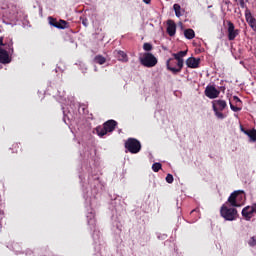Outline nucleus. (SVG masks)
I'll return each instance as SVG.
<instances>
[{
    "instance_id": "f257e3e1",
    "label": "nucleus",
    "mask_w": 256,
    "mask_h": 256,
    "mask_svg": "<svg viewBox=\"0 0 256 256\" xmlns=\"http://www.w3.org/2000/svg\"><path fill=\"white\" fill-rule=\"evenodd\" d=\"M220 215L225 221H235L239 218L237 208H229L227 204H223L220 208Z\"/></svg>"
},
{
    "instance_id": "f03ea898",
    "label": "nucleus",
    "mask_w": 256,
    "mask_h": 256,
    "mask_svg": "<svg viewBox=\"0 0 256 256\" xmlns=\"http://www.w3.org/2000/svg\"><path fill=\"white\" fill-rule=\"evenodd\" d=\"M117 127V121L108 120L102 126L96 128V133L99 137H105L107 133H113Z\"/></svg>"
},
{
    "instance_id": "7ed1b4c3",
    "label": "nucleus",
    "mask_w": 256,
    "mask_h": 256,
    "mask_svg": "<svg viewBox=\"0 0 256 256\" xmlns=\"http://www.w3.org/2000/svg\"><path fill=\"white\" fill-rule=\"evenodd\" d=\"M245 199V192L243 190H236L230 194L226 202L230 207H241V201Z\"/></svg>"
},
{
    "instance_id": "20e7f679",
    "label": "nucleus",
    "mask_w": 256,
    "mask_h": 256,
    "mask_svg": "<svg viewBox=\"0 0 256 256\" xmlns=\"http://www.w3.org/2000/svg\"><path fill=\"white\" fill-rule=\"evenodd\" d=\"M212 109L217 119H224L225 114H223L221 111H225V109H227V101L221 99L212 101Z\"/></svg>"
},
{
    "instance_id": "39448f33",
    "label": "nucleus",
    "mask_w": 256,
    "mask_h": 256,
    "mask_svg": "<svg viewBox=\"0 0 256 256\" xmlns=\"http://www.w3.org/2000/svg\"><path fill=\"white\" fill-rule=\"evenodd\" d=\"M125 149L135 155L141 151V142L135 138H128L125 142Z\"/></svg>"
},
{
    "instance_id": "423d86ee",
    "label": "nucleus",
    "mask_w": 256,
    "mask_h": 256,
    "mask_svg": "<svg viewBox=\"0 0 256 256\" xmlns=\"http://www.w3.org/2000/svg\"><path fill=\"white\" fill-rule=\"evenodd\" d=\"M187 55V50L184 51H179L178 53H173L172 57L177 60V67L178 69L172 68L173 70V75H177V73H181L184 65V60L183 57H186Z\"/></svg>"
},
{
    "instance_id": "0eeeda50",
    "label": "nucleus",
    "mask_w": 256,
    "mask_h": 256,
    "mask_svg": "<svg viewBox=\"0 0 256 256\" xmlns=\"http://www.w3.org/2000/svg\"><path fill=\"white\" fill-rule=\"evenodd\" d=\"M140 63L144 67L151 68V67H155V65H157L158 61H157V58L155 57V55H153L151 53H145L144 56L140 59Z\"/></svg>"
},
{
    "instance_id": "6e6552de",
    "label": "nucleus",
    "mask_w": 256,
    "mask_h": 256,
    "mask_svg": "<svg viewBox=\"0 0 256 256\" xmlns=\"http://www.w3.org/2000/svg\"><path fill=\"white\" fill-rule=\"evenodd\" d=\"M227 37H228V41H235V39H237V37H239V33H241V30L235 28V24H233V22L231 21H227Z\"/></svg>"
},
{
    "instance_id": "1a4fd4ad",
    "label": "nucleus",
    "mask_w": 256,
    "mask_h": 256,
    "mask_svg": "<svg viewBox=\"0 0 256 256\" xmlns=\"http://www.w3.org/2000/svg\"><path fill=\"white\" fill-rule=\"evenodd\" d=\"M206 97H208V99H217V97H219V95H221V91L217 90V88H215V86L213 85H208L205 88L204 91Z\"/></svg>"
},
{
    "instance_id": "9d476101",
    "label": "nucleus",
    "mask_w": 256,
    "mask_h": 256,
    "mask_svg": "<svg viewBox=\"0 0 256 256\" xmlns=\"http://www.w3.org/2000/svg\"><path fill=\"white\" fill-rule=\"evenodd\" d=\"M254 213H256L255 203L242 209V217L245 219V221L253 219Z\"/></svg>"
},
{
    "instance_id": "9b49d317",
    "label": "nucleus",
    "mask_w": 256,
    "mask_h": 256,
    "mask_svg": "<svg viewBox=\"0 0 256 256\" xmlns=\"http://www.w3.org/2000/svg\"><path fill=\"white\" fill-rule=\"evenodd\" d=\"M245 19L249 27H251V29L256 31V18L253 17V14H251V10H249V8H246L245 10Z\"/></svg>"
},
{
    "instance_id": "f8f14e48",
    "label": "nucleus",
    "mask_w": 256,
    "mask_h": 256,
    "mask_svg": "<svg viewBox=\"0 0 256 256\" xmlns=\"http://www.w3.org/2000/svg\"><path fill=\"white\" fill-rule=\"evenodd\" d=\"M201 64V58L189 57L186 60V65L189 69H199V65Z\"/></svg>"
},
{
    "instance_id": "ddd939ff",
    "label": "nucleus",
    "mask_w": 256,
    "mask_h": 256,
    "mask_svg": "<svg viewBox=\"0 0 256 256\" xmlns=\"http://www.w3.org/2000/svg\"><path fill=\"white\" fill-rule=\"evenodd\" d=\"M166 31L170 37H175V33H177V24H175L173 20H168Z\"/></svg>"
},
{
    "instance_id": "4468645a",
    "label": "nucleus",
    "mask_w": 256,
    "mask_h": 256,
    "mask_svg": "<svg viewBox=\"0 0 256 256\" xmlns=\"http://www.w3.org/2000/svg\"><path fill=\"white\" fill-rule=\"evenodd\" d=\"M0 63L3 65H7V63H11V57H9V52L7 50L0 48Z\"/></svg>"
},
{
    "instance_id": "2eb2a0df",
    "label": "nucleus",
    "mask_w": 256,
    "mask_h": 256,
    "mask_svg": "<svg viewBox=\"0 0 256 256\" xmlns=\"http://www.w3.org/2000/svg\"><path fill=\"white\" fill-rule=\"evenodd\" d=\"M0 46L5 47L9 53H13V40H9V42L3 43V37H0Z\"/></svg>"
},
{
    "instance_id": "dca6fc26",
    "label": "nucleus",
    "mask_w": 256,
    "mask_h": 256,
    "mask_svg": "<svg viewBox=\"0 0 256 256\" xmlns=\"http://www.w3.org/2000/svg\"><path fill=\"white\" fill-rule=\"evenodd\" d=\"M175 65H177V61L175 60V58H169L166 62L167 69L168 71H171V73H173L172 69H179V67L175 68Z\"/></svg>"
},
{
    "instance_id": "f3484780",
    "label": "nucleus",
    "mask_w": 256,
    "mask_h": 256,
    "mask_svg": "<svg viewBox=\"0 0 256 256\" xmlns=\"http://www.w3.org/2000/svg\"><path fill=\"white\" fill-rule=\"evenodd\" d=\"M243 133H245V135H247L249 137L250 140L252 141H256V130L252 129V130H245L242 128Z\"/></svg>"
},
{
    "instance_id": "a211bd4d",
    "label": "nucleus",
    "mask_w": 256,
    "mask_h": 256,
    "mask_svg": "<svg viewBox=\"0 0 256 256\" xmlns=\"http://www.w3.org/2000/svg\"><path fill=\"white\" fill-rule=\"evenodd\" d=\"M56 29H68L69 28V22L65 20H59L55 26Z\"/></svg>"
},
{
    "instance_id": "6ab92c4d",
    "label": "nucleus",
    "mask_w": 256,
    "mask_h": 256,
    "mask_svg": "<svg viewBox=\"0 0 256 256\" xmlns=\"http://www.w3.org/2000/svg\"><path fill=\"white\" fill-rule=\"evenodd\" d=\"M184 37L186 39H195V31L191 28L184 30Z\"/></svg>"
},
{
    "instance_id": "aec40b11",
    "label": "nucleus",
    "mask_w": 256,
    "mask_h": 256,
    "mask_svg": "<svg viewBox=\"0 0 256 256\" xmlns=\"http://www.w3.org/2000/svg\"><path fill=\"white\" fill-rule=\"evenodd\" d=\"M94 61L98 65H105V63L107 62V59L105 57H103L102 55H97V56H95Z\"/></svg>"
},
{
    "instance_id": "412c9836",
    "label": "nucleus",
    "mask_w": 256,
    "mask_h": 256,
    "mask_svg": "<svg viewBox=\"0 0 256 256\" xmlns=\"http://www.w3.org/2000/svg\"><path fill=\"white\" fill-rule=\"evenodd\" d=\"M117 55H118L119 61H123L124 63H127L128 61L127 54L124 51L119 50L117 52Z\"/></svg>"
},
{
    "instance_id": "4be33fe9",
    "label": "nucleus",
    "mask_w": 256,
    "mask_h": 256,
    "mask_svg": "<svg viewBox=\"0 0 256 256\" xmlns=\"http://www.w3.org/2000/svg\"><path fill=\"white\" fill-rule=\"evenodd\" d=\"M19 149H21V143H13L12 147L10 148V151H12V153H18Z\"/></svg>"
},
{
    "instance_id": "5701e85b",
    "label": "nucleus",
    "mask_w": 256,
    "mask_h": 256,
    "mask_svg": "<svg viewBox=\"0 0 256 256\" xmlns=\"http://www.w3.org/2000/svg\"><path fill=\"white\" fill-rule=\"evenodd\" d=\"M173 9L175 11L176 17H181V5L179 4H174Z\"/></svg>"
},
{
    "instance_id": "b1692460",
    "label": "nucleus",
    "mask_w": 256,
    "mask_h": 256,
    "mask_svg": "<svg viewBox=\"0 0 256 256\" xmlns=\"http://www.w3.org/2000/svg\"><path fill=\"white\" fill-rule=\"evenodd\" d=\"M162 165L159 162H156L152 165V170L154 171V173H159V171H161Z\"/></svg>"
},
{
    "instance_id": "393cba45",
    "label": "nucleus",
    "mask_w": 256,
    "mask_h": 256,
    "mask_svg": "<svg viewBox=\"0 0 256 256\" xmlns=\"http://www.w3.org/2000/svg\"><path fill=\"white\" fill-rule=\"evenodd\" d=\"M236 5H240L241 9H247V4H245V0H234Z\"/></svg>"
},
{
    "instance_id": "a878e982",
    "label": "nucleus",
    "mask_w": 256,
    "mask_h": 256,
    "mask_svg": "<svg viewBox=\"0 0 256 256\" xmlns=\"http://www.w3.org/2000/svg\"><path fill=\"white\" fill-rule=\"evenodd\" d=\"M48 21L49 25H51L52 27H56L57 23L59 22L56 18H53L52 16L48 17Z\"/></svg>"
},
{
    "instance_id": "bb28decb",
    "label": "nucleus",
    "mask_w": 256,
    "mask_h": 256,
    "mask_svg": "<svg viewBox=\"0 0 256 256\" xmlns=\"http://www.w3.org/2000/svg\"><path fill=\"white\" fill-rule=\"evenodd\" d=\"M248 245H249V247H255V246H256V236H252V237L248 240Z\"/></svg>"
},
{
    "instance_id": "cd10ccee",
    "label": "nucleus",
    "mask_w": 256,
    "mask_h": 256,
    "mask_svg": "<svg viewBox=\"0 0 256 256\" xmlns=\"http://www.w3.org/2000/svg\"><path fill=\"white\" fill-rule=\"evenodd\" d=\"M143 49L144 51H151L153 49V45H151V43H144Z\"/></svg>"
},
{
    "instance_id": "c85d7f7f",
    "label": "nucleus",
    "mask_w": 256,
    "mask_h": 256,
    "mask_svg": "<svg viewBox=\"0 0 256 256\" xmlns=\"http://www.w3.org/2000/svg\"><path fill=\"white\" fill-rule=\"evenodd\" d=\"M230 109H232L235 113L241 111V107L235 106L230 102Z\"/></svg>"
},
{
    "instance_id": "c756f323",
    "label": "nucleus",
    "mask_w": 256,
    "mask_h": 256,
    "mask_svg": "<svg viewBox=\"0 0 256 256\" xmlns=\"http://www.w3.org/2000/svg\"><path fill=\"white\" fill-rule=\"evenodd\" d=\"M166 181H167L168 183H173V181H174L173 175L167 174V176H166Z\"/></svg>"
},
{
    "instance_id": "7c9ffc66",
    "label": "nucleus",
    "mask_w": 256,
    "mask_h": 256,
    "mask_svg": "<svg viewBox=\"0 0 256 256\" xmlns=\"http://www.w3.org/2000/svg\"><path fill=\"white\" fill-rule=\"evenodd\" d=\"M233 99H234L236 105H239L238 103H241V99L239 97L233 96Z\"/></svg>"
},
{
    "instance_id": "2f4dec72",
    "label": "nucleus",
    "mask_w": 256,
    "mask_h": 256,
    "mask_svg": "<svg viewBox=\"0 0 256 256\" xmlns=\"http://www.w3.org/2000/svg\"><path fill=\"white\" fill-rule=\"evenodd\" d=\"M145 3H146V5H149V3H151V0H143Z\"/></svg>"
},
{
    "instance_id": "473e14b6",
    "label": "nucleus",
    "mask_w": 256,
    "mask_h": 256,
    "mask_svg": "<svg viewBox=\"0 0 256 256\" xmlns=\"http://www.w3.org/2000/svg\"><path fill=\"white\" fill-rule=\"evenodd\" d=\"M83 25H87L85 21H83Z\"/></svg>"
},
{
    "instance_id": "72a5a7b5",
    "label": "nucleus",
    "mask_w": 256,
    "mask_h": 256,
    "mask_svg": "<svg viewBox=\"0 0 256 256\" xmlns=\"http://www.w3.org/2000/svg\"><path fill=\"white\" fill-rule=\"evenodd\" d=\"M191 213H195V210H192Z\"/></svg>"
}]
</instances>
